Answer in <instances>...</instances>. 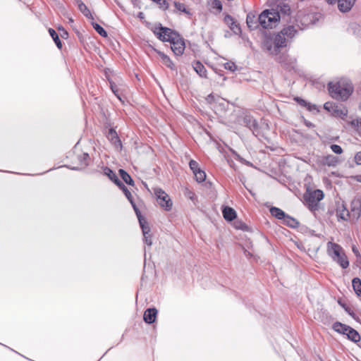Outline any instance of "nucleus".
Here are the masks:
<instances>
[{"mask_svg": "<svg viewBox=\"0 0 361 361\" xmlns=\"http://www.w3.org/2000/svg\"><path fill=\"white\" fill-rule=\"evenodd\" d=\"M154 33L160 40L170 42L171 50L176 55L183 54L185 48V42L183 38L177 32L161 25L155 27Z\"/></svg>", "mask_w": 361, "mask_h": 361, "instance_id": "nucleus-1", "label": "nucleus"}, {"mask_svg": "<svg viewBox=\"0 0 361 361\" xmlns=\"http://www.w3.org/2000/svg\"><path fill=\"white\" fill-rule=\"evenodd\" d=\"M328 90L333 99L345 101L353 93V87L350 82L341 80L329 82Z\"/></svg>", "mask_w": 361, "mask_h": 361, "instance_id": "nucleus-2", "label": "nucleus"}, {"mask_svg": "<svg viewBox=\"0 0 361 361\" xmlns=\"http://www.w3.org/2000/svg\"><path fill=\"white\" fill-rule=\"evenodd\" d=\"M258 20L262 28L272 29L278 25L280 20V15L279 12L274 10H264L258 16Z\"/></svg>", "mask_w": 361, "mask_h": 361, "instance_id": "nucleus-3", "label": "nucleus"}, {"mask_svg": "<svg viewBox=\"0 0 361 361\" xmlns=\"http://www.w3.org/2000/svg\"><path fill=\"white\" fill-rule=\"evenodd\" d=\"M104 173L114 183H116L124 192L126 198L130 202L134 210L136 209V204L133 201V195L131 192L128 190L125 185L118 178L116 173L109 168L104 169Z\"/></svg>", "mask_w": 361, "mask_h": 361, "instance_id": "nucleus-4", "label": "nucleus"}, {"mask_svg": "<svg viewBox=\"0 0 361 361\" xmlns=\"http://www.w3.org/2000/svg\"><path fill=\"white\" fill-rule=\"evenodd\" d=\"M324 197V192L321 190H314L313 192L304 195V200L309 207L313 209Z\"/></svg>", "mask_w": 361, "mask_h": 361, "instance_id": "nucleus-5", "label": "nucleus"}, {"mask_svg": "<svg viewBox=\"0 0 361 361\" xmlns=\"http://www.w3.org/2000/svg\"><path fill=\"white\" fill-rule=\"evenodd\" d=\"M154 194L157 197V202L166 211H170L172 208V201L169 196L161 188L154 190Z\"/></svg>", "mask_w": 361, "mask_h": 361, "instance_id": "nucleus-6", "label": "nucleus"}, {"mask_svg": "<svg viewBox=\"0 0 361 361\" xmlns=\"http://www.w3.org/2000/svg\"><path fill=\"white\" fill-rule=\"evenodd\" d=\"M240 122L241 124L244 125L250 130H252L253 133H255V132L257 131L259 129V125L257 121L250 114H245L242 117Z\"/></svg>", "mask_w": 361, "mask_h": 361, "instance_id": "nucleus-7", "label": "nucleus"}, {"mask_svg": "<svg viewBox=\"0 0 361 361\" xmlns=\"http://www.w3.org/2000/svg\"><path fill=\"white\" fill-rule=\"evenodd\" d=\"M351 217L354 220H357L361 214V197H355L350 205Z\"/></svg>", "mask_w": 361, "mask_h": 361, "instance_id": "nucleus-8", "label": "nucleus"}, {"mask_svg": "<svg viewBox=\"0 0 361 361\" xmlns=\"http://www.w3.org/2000/svg\"><path fill=\"white\" fill-rule=\"evenodd\" d=\"M279 62L287 69H295L296 67V59L288 55H283L279 58Z\"/></svg>", "mask_w": 361, "mask_h": 361, "instance_id": "nucleus-9", "label": "nucleus"}, {"mask_svg": "<svg viewBox=\"0 0 361 361\" xmlns=\"http://www.w3.org/2000/svg\"><path fill=\"white\" fill-rule=\"evenodd\" d=\"M108 140L111 142V143L118 150H121L122 149V143L121 141L118 136L117 133L113 128H110L109 130L108 134L106 135Z\"/></svg>", "mask_w": 361, "mask_h": 361, "instance_id": "nucleus-10", "label": "nucleus"}, {"mask_svg": "<svg viewBox=\"0 0 361 361\" xmlns=\"http://www.w3.org/2000/svg\"><path fill=\"white\" fill-rule=\"evenodd\" d=\"M327 245L328 253L334 260L343 253L342 247L338 244L329 242Z\"/></svg>", "mask_w": 361, "mask_h": 361, "instance_id": "nucleus-11", "label": "nucleus"}, {"mask_svg": "<svg viewBox=\"0 0 361 361\" xmlns=\"http://www.w3.org/2000/svg\"><path fill=\"white\" fill-rule=\"evenodd\" d=\"M356 0H337L338 10L342 13H347L351 10Z\"/></svg>", "mask_w": 361, "mask_h": 361, "instance_id": "nucleus-12", "label": "nucleus"}, {"mask_svg": "<svg viewBox=\"0 0 361 361\" xmlns=\"http://www.w3.org/2000/svg\"><path fill=\"white\" fill-rule=\"evenodd\" d=\"M224 21L235 34H238L241 32L240 27L231 16L226 15L224 17Z\"/></svg>", "mask_w": 361, "mask_h": 361, "instance_id": "nucleus-13", "label": "nucleus"}, {"mask_svg": "<svg viewBox=\"0 0 361 361\" xmlns=\"http://www.w3.org/2000/svg\"><path fill=\"white\" fill-rule=\"evenodd\" d=\"M336 214L338 217L344 221H347L351 217L350 212L343 203L341 204H338L336 209Z\"/></svg>", "mask_w": 361, "mask_h": 361, "instance_id": "nucleus-14", "label": "nucleus"}, {"mask_svg": "<svg viewBox=\"0 0 361 361\" xmlns=\"http://www.w3.org/2000/svg\"><path fill=\"white\" fill-rule=\"evenodd\" d=\"M246 23L251 30H256L260 25L258 18H256V16L253 13H249L247 15Z\"/></svg>", "mask_w": 361, "mask_h": 361, "instance_id": "nucleus-15", "label": "nucleus"}, {"mask_svg": "<svg viewBox=\"0 0 361 361\" xmlns=\"http://www.w3.org/2000/svg\"><path fill=\"white\" fill-rule=\"evenodd\" d=\"M157 310L156 308H149L145 310L143 316L144 321L147 324L154 322L157 317Z\"/></svg>", "mask_w": 361, "mask_h": 361, "instance_id": "nucleus-16", "label": "nucleus"}, {"mask_svg": "<svg viewBox=\"0 0 361 361\" xmlns=\"http://www.w3.org/2000/svg\"><path fill=\"white\" fill-rule=\"evenodd\" d=\"M274 44L276 45L278 50L280 48H283L286 47L287 45V39L285 35L282 34L281 32L277 33L274 37Z\"/></svg>", "mask_w": 361, "mask_h": 361, "instance_id": "nucleus-17", "label": "nucleus"}, {"mask_svg": "<svg viewBox=\"0 0 361 361\" xmlns=\"http://www.w3.org/2000/svg\"><path fill=\"white\" fill-rule=\"evenodd\" d=\"M137 210H134L139 220L140 227L143 233H149L150 232V228L148 226L147 222L141 216L139 209L136 207Z\"/></svg>", "mask_w": 361, "mask_h": 361, "instance_id": "nucleus-18", "label": "nucleus"}, {"mask_svg": "<svg viewBox=\"0 0 361 361\" xmlns=\"http://www.w3.org/2000/svg\"><path fill=\"white\" fill-rule=\"evenodd\" d=\"M264 48L269 52L272 55H277L279 54V50L276 48V45L274 44V40L266 39L263 43Z\"/></svg>", "mask_w": 361, "mask_h": 361, "instance_id": "nucleus-19", "label": "nucleus"}, {"mask_svg": "<svg viewBox=\"0 0 361 361\" xmlns=\"http://www.w3.org/2000/svg\"><path fill=\"white\" fill-rule=\"evenodd\" d=\"M223 216H224V218L227 220V221H232L234 219L236 218V212L235 211L231 208V207H226L223 211Z\"/></svg>", "mask_w": 361, "mask_h": 361, "instance_id": "nucleus-20", "label": "nucleus"}, {"mask_svg": "<svg viewBox=\"0 0 361 361\" xmlns=\"http://www.w3.org/2000/svg\"><path fill=\"white\" fill-rule=\"evenodd\" d=\"M193 68L200 77L207 78V70L201 62L198 61L195 62L193 64Z\"/></svg>", "mask_w": 361, "mask_h": 361, "instance_id": "nucleus-21", "label": "nucleus"}, {"mask_svg": "<svg viewBox=\"0 0 361 361\" xmlns=\"http://www.w3.org/2000/svg\"><path fill=\"white\" fill-rule=\"evenodd\" d=\"M157 52L159 56L160 57L163 64L165 65L166 66H167L168 68H169L170 69L173 70L174 64L172 62V61L171 60V59L167 55H166L165 54H164L161 51H157Z\"/></svg>", "mask_w": 361, "mask_h": 361, "instance_id": "nucleus-22", "label": "nucleus"}, {"mask_svg": "<svg viewBox=\"0 0 361 361\" xmlns=\"http://www.w3.org/2000/svg\"><path fill=\"white\" fill-rule=\"evenodd\" d=\"M338 159L331 154L327 155L322 159V164L329 166H334L337 164Z\"/></svg>", "mask_w": 361, "mask_h": 361, "instance_id": "nucleus-23", "label": "nucleus"}, {"mask_svg": "<svg viewBox=\"0 0 361 361\" xmlns=\"http://www.w3.org/2000/svg\"><path fill=\"white\" fill-rule=\"evenodd\" d=\"M333 329L340 334L346 335L347 332L348 331V329H350V326L343 324L341 322H336L333 324Z\"/></svg>", "mask_w": 361, "mask_h": 361, "instance_id": "nucleus-24", "label": "nucleus"}, {"mask_svg": "<svg viewBox=\"0 0 361 361\" xmlns=\"http://www.w3.org/2000/svg\"><path fill=\"white\" fill-rule=\"evenodd\" d=\"M346 336L349 340L352 341L354 343H357L358 341H360V336L358 334V332L351 327L350 329H348Z\"/></svg>", "mask_w": 361, "mask_h": 361, "instance_id": "nucleus-25", "label": "nucleus"}, {"mask_svg": "<svg viewBox=\"0 0 361 361\" xmlns=\"http://www.w3.org/2000/svg\"><path fill=\"white\" fill-rule=\"evenodd\" d=\"M270 213L273 216L277 218L278 219L284 220L286 216H287L283 210L275 207H272L270 209Z\"/></svg>", "mask_w": 361, "mask_h": 361, "instance_id": "nucleus-26", "label": "nucleus"}, {"mask_svg": "<svg viewBox=\"0 0 361 361\" xmlns=\"http://www.w3.org/2000/svg\"><path fill=\"white\" fill-rule=\"evenodd\" d=\"M281 32L283 35L286 36V37L290 39L293 38L297 33V30H295V27L292 25L284 27Z\"/></svg>", "mask_w": 361, "mask_h": 361, "instance_id": "nucleus-27", "label": "nucleus"}, {"mask_svg": "<svg viewBox=\"0 0 361 361\" xmlns=\"http://www.w3.org/2000/svg\"><path fill=\"white\" fill-rule=\"evenodd\" d=\"M118 172L121 178L126 183L130 185H134V180L126 171H124L123 169H120Z\"/></svg>", "mask_w": 361, "mask_h": 361, "instance_id": "nucleus-28", "label": "nucleus"}, {"mask_svg": "<svg viewBox=\"0 0 361 361\" xmlns=\"http://www.w3.org/2000/svg\"><path fill=\"white\" fill-rule=\"evenodd\" d=\"M334 261L339 264L343 269H345L349 266V262L344 252L338 257V258L335 259Z\"/></svg>", "mask_w": 361, "mask_h": 361, "instance_id": "nucleus-29", "label": "nucleus"}, {"mask_svg": "<svg viewBox=\"0 0 361 361\" xmlns=\"http://www.w3.org/2000/svg\"><path fill=\"white\" fill-rule=\"evenodd\" d=\"M332 114L335 116L340 117L342 119H344L348 115V109L345 107L340 108L337 105V108L334 110Z\"/></svg>", "mask_w": 361, "mask_h": 361, "instance_id": "nucleus-30", "label": "nucleus"}, {"mask_svg": "<svg viewBox=\"0 0 361 361\" xmlns=\"http://www.w3.org/2000/svg\"><path fill=\"white\" fill-rule=\"evenodd\" d=\"M76 2L79 10L84 14V16H85L87 18H92L90 10L81 0H76Z\"/></svg>", "mask_w": 361, "mask_h": 361, "instance_id": "nucleus-31", "label": "nucleus"}, {"mask_svg": "<svg viewBox=\"0 0 361 361\" xmlns=\"http://www.w3.org/2000/svg\"><path fill=\"white\" fill-rule=\"evenodd\" d=\"M352 285L353 290H355V293L358 296H361V280L360 279L356 277L354 278L352 281Z\"/></svg>", "mask_w": 361, "mask_h": 361, "instance_id": "nucleus-32", "label": "nucleus"}, {"mask_svg": "<svg viewBox=\"0 0 361 361\" xmlns=\"http://www.w3.org/2000/svg\"><path fill=\"white\" fill-rule=\"evenodd\" d=\"M284 222L290 228H298L300 225V223L295 219L287 215L284 219Z\"/></svg>", "mask_w": 361, "mask_h": 361, "instance_id": "nucleus-33", "label": "nucleus"}, {"mask_svg": "<svg viewBox=\"0 0 361 361\" xmlns=\"http://www.w3.org/2000/svg\"><path fill=\"white\" fill-rule=\"evenodd\" d=\"M49 32L51 37H52L53 40L54 41L57 47L61 49L62 48V43H61V41L60 40L56 32L54 29L49 28Z\"/></svg>", "mask_w": 361, "mask_h": 361, "instance_id": "nucleus-34", "label": "nucleus"}, {"mask_svg": "<svg viewBox=\"0 0 361 361\" xmlns=\"http://www.w3.org/2000/svg\"><path fill=\"white\" fill-rule=\"evenodd\" d=\"M90 159V156L87 153H83L82 154L78 157V160L80 161V169L85 168L88 165V159Z\"/></svg>", "mask_w": 361, "mask_h": 361, "instance_id": "nucleus-35", "label": "nucleus"}, {"mask_svg": "<svg viewBox=\"0 0 361 361\" xmlns=\"http://www.w3.org/2000/svg\"><path fill=\"white\" fill-rule=\"evenodd\" d=\"M173 4H174L175 8L178 11L183 12L184 13H185L187 15H191V13L190 12V11L185 8V6L183 4L178 2V1H174Z\"/></svg>", "mask_w": 361, "mask_h": 361, "instance_id": "nucleus-36", "label": "nucleus"}, {"mask_svg": "<svg viewBox=\"0 0 361 361\" xmlns=\"http://www.w3.org/2000/svg\"><path fill=\"white\" fill-rule=\"evenodd\" d=\"M193 173H194L195 179L197 182L202 183L205 180L206 173L204 171L200 169Z\"/></svg>", "mask_w": 361, "mask_h": 361, "instance_id": "nucleus-37", "label": "nucleus"}, {"mask_svg": "<svg viewBox=\"0 0 361 361\" xmlns=\"http://www.w3.org/2000/svg\"><path fill=\"white\" fill-rule=\"evenodd\" d=\"M209 4L214 9H216L219 12L222 11V4L219 0H209Z\"/></svg>", "mask_w": 361, "mask_h": 361, "instance_id": "nucleus-38", "label": "nucleus"}, {"mask_svg": "<svg viewBox=\"0 0 361 361\" xmlns=\"http://www.w3.org/2000/svg\"><path fill=\"white\" fill-rule=\"evenodd\" d=\"M92 26L94 28V30L97 32V33L99 34L101 36L104 37H107V32L101 25L96 23H93Z\"/></svg>", "mask_w": 361, "mask_h": 361, "instance_id": "nucleus-39", "label": "nucleus"}, {"mask_svg": "<svg viewBox=\"0 0 361 361\" xmlns=\"http://www.w3.org/2000/svg\"><path fill=\"white\" fill-rule=\"evenodd\" d=\"M349 123L353 128L361 133V118L354 119Z\"/></svg>", "mask_w": 361, "mask_h": 361, "instance_id": "nucleus-40", "label": "nucleus"}, {"mask_svg": "<svg viewBox=\"0 0 361 361\" xmlns=\"http://www.w3.org/2000/svg\"><path fill=\"white\" fill-rule=\"evenodd\" d=\"M324 108L325 110L333 114L334 110L337 108V105L333 102H327L324 104Z\"/></svg>", "mask_w": 361, "mask_h": 361, "instance_id": "nucleus-41", "label": "nucleus"}, {"mask_svg": "<svg viewBox=\"0 0 361 361\" xmlns=\"http://www.w3.org/2000/svg\"><path fill=\"white\" fill-rule=\"evenodd\" d=\"M109 83H110V87H111V90H112V92H114V94L120 99L121 100V95H120V93H119V89L118 87V86L114 82H111V81H109Z\"/></svg>", "mask_w": 361, "mask_h": 361, "instance_id": "nucleus-42", "label": "nucleus"}, {"mask_svg": "<svg viewBox=\"0 0 361 361\" xmlns=\"http://www.w3.org/2000/svg\"><path fill=\"white\" fill-rule=\"evenodd\" d=\"M154 2H155L160 8L163 10H166L169 8V4L167 3L166 0H153Z\"/></svg>", "mask_w": 361, "mask_h": 361, "instance_id": "nucleus-43", "label": "nucleus"}, {"mask_svg": "<svg viewBox=\"0 0 361 361\" xmlns=\"http://www.w3.org/2000/svg\"><path fill=\"white\" fill-rule=\"evenodd\" d=\"M301 106H307L309 110H312V109H315V106H312V107L310 106V104H308L305 100L300 99V98H295V99Z\"/></svg>", "mask_w": 361, "mask_h": 361, "instance_id": "nucleus-44", "label": "nucleus"}, {"mask_svg": "<svg viewBox=\"0 0 361 361\" xmlns=\"http://www.w3.org/2000/svg\"><path fill=\"white\" fill-rule=\"evenodd\" d=\"M189 166L193 173L197 171L200 169L199 168L198 163L195 160H190L189 162Z\"/></svg>", "mask_w": 361, "mask_h": 361, "instance_id": "nucleus-45", "label": "nucleus"}, {"mask_svg": "<svg viewBox=\"0 0 361 361\" xmlns=\"http://www.w3.org/2000/svg\"><path fill=\"white\" fill-rule=\"evenodd\" d=\"M331 149L337 154H341L343 152V149L340 145L334 144L330 146Z\"/></svg>", "mask_w": 361, "mask_h": 361, "instance_id": "nucleus-46", "label": "nucleus"}, {"mask_svg": "<svg viewBox=\"0 0 361 361\" xmlns=\"http://www.w3.org/2000/svg\"><path fill=\"white\" fill-rule=\"evenodd\" d=\"M224 67L226 69L229 70L231 71H235L237 68L236 65L233 62H227L224 64Z\"/></svg>", "mask_w": 361, "mask_h": 361, "instance_id": "nucleus-47", "label": "nucleus"}, {"mask_svg": "<svg viewBox=\"0 0 361 361\" xmlns=\"http://www.w3.org/2000/svg\"><path fill=\"white\" fill-rule=\"evenodd\" d=\"M144 235V240L145 243L148 245L149 246H151L152 244V237L149 233H143Z\"/></svg>", "mask_w": 361, "mask_h": 361, "instance_id": "nucleus-48", "label": "nucleus"}, {"mask_svg": "<svg viewBox=\"0 0 361 361\" xmlns=\"http://www.w3.org/2000/svg\"><path fill=\"white\" fill-rule=\"evenodd\" d=\"M355 162L359 164V165H361V151L360 152H358L355 156Z\"/></svg>", "mask_w": 361, "mask_h": 361, "instance_id": "nucleus-49", "label": "nucleus"}, {"mask_svg": "<svg viewBox=\"0 0 361 361\" xmlns=\"http://www.w3.org/2000/svg\"><path fill=\"white\" fill-rule=\"evenodd\" d=\"M59 30L61 31V37L66 38L68 37V34L66 30H65L63 28H61V27H59Z\"/></svg>", "mask_w": 361, "mask_h": 361, "instance_id": "nucleus-50", "label": "nucleus"}, {"mask_svg": "<svg viewBox=\"0 0 361 361\" xmlns=\"http://www.w3.org/2000/svg\"><path fill=\"white\" fill-rule=\"evenodd\" d=\"M214 97L210 94L207 96V97L206 98L207 101L208 102H212V101H214Z\"/></svg>", "mask_w": 361, "mask_h": 361, "instance_id": "nucleus-51", "label": "nucleus"}, {"mask_svg": "<svg viewBox=\"0 0 361 361\" xmlns=\"http://www.w3.org/2000/svg\"><path fill=\"white\" fill-rule=\"evenodd\" d=\"M329 4L334 5L337 0H325Z\"/></svg>", "mask_w": 361, "mask_h": 361, "instance_id": "nucleus-52", "label": "nucleus"}, {"mask_svg": "<svg viewBox=\"0 0 361 361\" xmlns=\"http://www.w3.org/2000/svg\"><path fill=\"white\" fill-rule=\"evenodd\" d=\"M185 195L190 198V200H194V197H195V194L193 193H190V194H185Z\"/></svg>", "mask_w": 361, "mask_h": 361, "instance_id": "nucleus-53", "label": "nucleus"}, {"mask_svg": "<svg viewBox=\"0 0 361 361\" xmlns=\"http://www.w3.org/2000/svg\"><path fill=\"white\" fill-rule=\"evenodd\" d=\"M353 251L355 254L356 256H359V252L355 246L353 247Z\"/></svg>", "mask_w": 361, "mask_h": 361, "instance_id": "nucleus-54", "label": "nucleus"}, {"mask_svg": "<svg viewBox=\"0 0 361 361\" xmlns=\"http://www.w3.org/2000/svg\"><path fill=\"white\" fill-rule=\"evenodd\" d=\"M357 180H358L359 182H361V175L358 176V178H357Z\"/></svg>", "mask_w": 361, "mask_h": 361, "instance_id": "nucleus-55", "label": "nucleus"}, {"mask_svg": "<svg viewBox=\"0 0 361 361\" xmlns=\"http://www.w3.org/2000/svg\"><path fill=\"white\" fill-rule=\"evenodd\" d=\"M360 109L361 110V103H360Z\"/></svg>", "mask_w": 361, "mask_h": 361, "instance_id": "nucleus-56", "label": "nucleus"}]
</instances>
